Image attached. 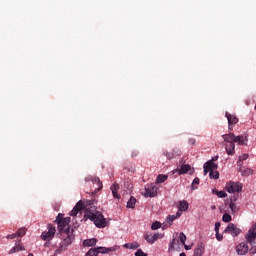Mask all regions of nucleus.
<instances>
[{
  "mask_svg": "<svg viewBox=\"0 0 256 256\" xmlns=\"http://www.w3.org/2000/svg\"><path fill=\"white\" fill-rule=\"evenodd\" d=\"M249 253L251 255H255V253H256V246H253L252 248H250Z\"/></svg>",
  "mask_w": 256,
  "mask_h": 256,
  "instance_id": "47",
  "label": "nucleus"
},
{
  "mask_svg": "<svg viewBox=\"0 0 256 256\" xmlns=\"http://www.w3.org/2000/svg\"><path fill=\"white\" fill-rule=\"evenodd\" d=\"M189 209V202L183 200L179 203V211H187Z\"/></svg>",
  "mask_w": 256,
  "mask_h": 256,
  "instance_id": "21",
  "label": "nucleus"
},
{
  "mask_svg": "<svg viewBox=\"0 0 256 256\" xmlns=\"http://www.w3.org/2000/svg\"><path fill=\"white\" fill-rule=\"evenodd\" d=\"M217 164L213 161H208L204 164V173L207 175L208 173H211V171H215L217 169Z\"/></svg>",
  "mask_w": 256,
  "mask_h": 256,
  "instance_id": "11",
  "label": "nucleus"
},
{
  "mask_svg": "<svg viewBox=\"0 0 256 256\" xmlns=\"http://www.w3.org/2000/svg\"><path fill=\"white\" fill-rule=\"evenodd\" d=\"M217 159H219V156H216V157H213L211 160L209 161H212V163H215V161H217Z\"/></svg>",
  "mask_w": 256,
  "mask_h": 256,
  "instance_id": "48",
  "label": "nucleus"
},
{
  "mask_svg": "<svg viewBox=\"0 0 256 256\" xmlns=\"http://www.w3.org/2000/svg\"><path fill=\"white\" fill-rule=\"evenodd\" d=\"M69 223H71L70 217H66L62 221H59L58 229H59L60 233L71 232V229L69 228Z\"/></svg>",
  "mask_w": 256,
  "mask_h": 256,
  "instance_id": "6",
  "label": "nucleus"
},
{
  "mask_svg": "<svg viewBox=\"0 0 256 256\" xmlns=\"http://www.w3.org/2000/svg\"><path fill=\"white\" fill-rule=\"evenodd\" d=\"M55 233H57V229L51 224L48 225V231H44L41 234V239L43 241H51L53 237H55Z\"/></svg>",
  "mask_w": 256,
  "mask_h": 256,
  "instance_id": "4",
  "label": "nucleus"
},
{
  "mask_svg": "<svg viewBox=\"0 0 256 256\" xmlns=\"http://www.w3.org/2000/svg\"><path fill=\"white\" fill-rule=\"evenodd\" d=\"M19 251H25V247H23V244H21V241H19V244H16L9 253H19Z\"/></svg>",
  "mask_w": 256,
  "mask_h": 256,
  "instance_id": "19",
  "label": "nucleus"
},
{
  "mask_svg": "<svg viewBox=\"0 0 256 256\" xmlns=\"http://www.w3.org/2000/svg\"><path fill=\"white\" fill-rule=\"evenodd\" d=\"M203 253H205V244L200 243L194 250V256H203Z\"/></svg>",
  "mask_w": 256,
  "mask_h": 256,
  "instance_id": "14",
  "label": "nucleus"
},
{
  "mask_svg": "<svg viewBox=\"0 0 256 256\" xmlns=\"http://www.w3.org/2000/svg\"><path fill=\"white\" fill-rule=\"evenodd\" d=\"M224 233H228V235H231L232 237H239V235H241V229L238 228L237 225L229 223L224 230Z\"/></svg>",
  "mask_w": 256,
  "mask_h": 256,
  "instance_id": "5",
  "label": "nucleus"
},
{
  "mask_svg": "<svg viewBox=\"0 0 256 256\" xmlns=\"http://www.w3.org/2000/svg\"><path fill=\"white\" fill-rule=\"evenodd\" d=\"M15 237H17V234L15 233V234H8L7 236H6V239H15Z\"/></svg>",
  "mask_w": 256,
  "mask_h": 256,
  "instance_id": "46",
  "label": "nucleus"
},
{
  "mask_svg": "<svg viewBox=\"0 0 256 256\" xmlns=\"http://www.w3.org/2000/svg\"><path fill=\"white\" fill-rule=\"evenodd\" d=\"M169 176L165 174H160L157 176L156 183H165L166 179H168Z\"/></svg>",
  "mask_w": 256,
  "mask_h": 256,
  "instance_id": "24",
  "label": "nucleus"
},
{
  "mask_svg": "<svg viewBox=\"0 0 256 256\" xmlns=\"http://www.w3.org/2000/svg\"><path fill=\"white\" fill-rule=\"evenodd\" d=\"M191 171V165L189 164H183L180 169H177L176 172H178V175H185V173H189Z\"/></svg>",
  "mask_w": 256,
  "mask_h": 256,
  "instance_id": "15",
  "label": "nucleus"
},
{
  "mask_svg": "<svg viewBox=\"0 0 256 256\" xmlns=\"http://www.w3.org/2000/svg\"><path fill=\"white\" fill-rule=\"evenodd\" d=\"M93 203H95V200L86 201V207H91V205H93Z\"/></svg>",
  "mask_w": 256,
  "mask_h": 256,
  "instance_id": "45",
  "label": "nucleus"
},
{
  "mask_svg": "<svg viewBox=\"0 0 256 256\" xmlns=\"http://www.w3.org/2000/svg\"><path fill=\"white\" fill-rule=\"evenodd\" d=\"M138 155H139V151L134 150V151H132L131 157L135 158V157H138Z\"/></svg>",
  "mask_w": 256,
  "mask_h": 256,
  "instance_id": "44",
  "label": "nucleus"
},
{
  "mask_svg": "<svg viewBox=\"0 0 256 256\" xmlns=\"http://www.w3.org/2000/svg\"><path fill=\"white\" fill-rule=\"evenodd\" d=\"M151 229L152 231H157V229H161V222H153L151 225Z\"/></svg>",
  "mask_w": 256,
  "mask_h": 256,
  "instance_id": "28",
  "label": "nucleus"
},
{
  "mask_svg": "<svg viewBox=\"0 0 256 256\" xmlns=\"http://www.w3.org/2000/svg\"><path fill=\"white\" fill-rule=\"evenodd\" d=\"M179 256H187V255L185 254V252H182V253H180Z\"/></svg>",
  "mask_w": 256,
  "mask_h": 256,
  "instance_id": "52",
  "label": "nucleus"
},
{
  "mask_svg": "<svg viewBox=\"0 0 256 256\" xmlns=\"http://www.w3.org/2000/svg\"><path fill=\"white\" fill-rule=\"evenodd\" d=\"M177 219V217L175 215H170L167 217V222L169 223V225H173V221Z\"/></svg>",
  "mask_w": 256,
  "mask_h": 256,
  "instance_id": "37",
  "label": "nucleus"
},
{
  "mask_svg": "<svg viewBox=\"0 0 256 256\" xmlns=\"http://www.w3.org/2000/svg\"><path fill=\"white\" fill-rule=\"evenodd\" d=\"M159 188L155 184H151L148 187H145L144 197H157V191Z\"/></svg>",
  "mask_w": 256,
  "mask_h": 256,
  "instance_id": "9",
  "label": "nucleus"
},
{
  "mask_svg": "<svg viewBox=\"0 0 256 256\" xmlns=\"http://www.w3.org/2000/svg\"><path fill=\"white\" fill-rule=\"evenodd\" d=\"M230 201H232V203H235V201H237V196H233Z\"/></svg>",
  "mask_w": 256,
  "mask_h": 256,
  "instance_id": "49",
  "label": "nucleus"
},
{
  "mask_svg": "<svg viewBox=\"0 0 256 256\" xmlns=\"http://www.w3.org/2000/svg\"><path fill=\"white\" fill-rule=\"evenodd\" d=\"M212 209H215V206H212Z\"/></svg>",
  "mask_w": 256,
  "mask_h": 256,
  "instance_id": "55",
  "label": "nucleus"
},
{
  "mask_svg": "<svg viewBox=\"0 0 256 256\" xmlns=\"http://www.w3.org/2000/svg\"><path fill=\"white\" fill-rule=\"evenodd\" d=\"M229 208L231 209L232 213H237L239 211V208H237V205L233 201H230Z\"/></svg>",
  "mask_w": 256,
  "mask_h": 256,
  "instance_id": "26",
  "label": "nucleus"
},
{
  "mask_svg": "<svg viewBox=\"0 0 256 256\" xmlns=\"http://www.w3.org/2000/svg\"><path fill=\"white\" fill-rule=\"evenodd\" d=\"M222 221H224V223H230L231 221V215L225 213L222 217Z\"/></svg>",
  "mask_w": 256,
  "mask_h": 256,
  "instance_id": "35",
  "label": "nucleus"
},
{
  "mask_svg": "<svg viewBox=\"0 0 256 256\" xmlns=\"http://www.w3.org/2000/svg\"><path fill=\"white\" fill-rule=\"evenodd\" d=\"M85 181H91L92 183H97L98 188L97 191H101L103 189V182H101V179L97 176H89L85 178Z\"/></svg>",
  "mask_w": 256,
  "mask_h": 256,
  "instance_id": "12",
  "label": "nucleus"
},
{
  "mask_svg": "<svg viewBox=\"0 0 256 256\" xmlns=\"http://www.w3.org/2000/svg\"><path fill=\"white\" fill-rule=\"evenodd\" d=\"M95 245H97V239H95V238L86 239V240H84V242H83V246H84V247H93V246H95Z\"/></svg>",
  "mask_w": 256,
  "mask_h": 256,
  "instance_id": "18",
  "label": "nucleus"
},
{
  "mask_svg": "<svg viewBox=\"0 0 256 256\" xmlns=\"http://www.w3.org/2000/svg\"><path fill=\"white\" fill-rule=\"evenodd\" d=\"M242 189L243 187L241 186V184H239V182H229L226 185V191L228 193H239Z\"/></svg>",
  "mask_w": 256,
  "mask_h": 256,
  "instance_id": "7",
  "label": "nucleus"
},
{
  "mask_svg": "<svg viewBox=\"0 0 256 256\" xmlns=\"http://www.w3.org/2000/svg\"><path fill=\"white\" fill-rule=\"evenodd\" d=\"M96 251H97L98 255H99V253H102V254L109 253V249L105 248V247H98V248H96Z\"/></svg>",
  "mask_w": 256,
  "mask_h": 256,
  "instance_id": "33",
  "label": "nucleus"
},
{
  "mask_svg": "<svg viewBox=\"0 0 256 256\" xmlns=\"http://www.w3.org/2000/svg\"><path fill=\"white\" fill-rule=\"evenodd\" d=\"M222 138L224 139L226 146V153L227 155H234L235 154V143H238V145H247V136L240 135L235 136L233 133H228L222 135Z\"/></svg>",
  "mask_w": 256,
  "mask_h": 256,
  "instance_id": "1",
  "label": "nucleus"
},
{
  "mask_svg": "<svg viewBox=\"0 0 256 256\" xmlns=\"http://www.w3.org/2000/svg\"><path fill=\"white\" fill-rule=\"evenodd\" d=\"M26 233L27 230L25 228H20L16 233V237H23Z\"/></svg>",
  "mask_w": 256,
  "mask_h": 256,
  "instance_id": "31",
  "label": "nucleus"
},
{
  "mask_svg": "<svg viewBox=\"0 0 256 256\" xmlns=\"http://www.w3.org/2000/svg\"><path fill=\"white\" fill-rule=\"evenodd\" d=\"M216 239L217 241H223V235L219 234V232H216Z\"/></svg>",
  "mask_w": 256,
  "mask_h": 256,
  "instance_id": "42",
  "label": "nucleus"
},
{
  "mask_svg": "<svg viewBox=\"0 0 256 256\" xmlns=\"http://www.w3.org/2000/svg\"><path fill=\"white\" fill-rule=\"evenodd\" d=\"M220 227H221V222H216L215 223V233L219 232Z\"/></svg>",
  "mask_w": 256,
  "mask_h": 256,
  "instance_id": "41",
  "label": "nucleus"
},
{
  "mask_svg": "<svg viewBox=\"0 0 256 256\" xmlns=\"http://www.w3.org/2000/svg\"><path fill=\"white\" fill-rule=\"evenodd\" d=\"M60 235L62 237V241L60 242L58 251H65V249L75 241V236L73 235V232H60Z\"/></svg>",
  "mask_w": 256,
  "mask_h": 256,
  "instance_id": "3",
  "label": "nucleus"
},
{
  "mask_svg": "<svg viewBox=\"0 0 256 256\" xmlns=\"http://www.w3.org/2000/svg\"><path fill=\"white\" fill-rule=\"evenodd\" d=\"M239 167V171L243 177H249V175H253V170H251L250 168L244 167L243 165Z\"/></svg>",
  "mask_w": 256,
  "mask_h": 256,
  "instance_id": "16",
  "label": "nucleus"
},
{
  "mask_svg": "<svg viewBox=\"0 0 256 256\" xmlns=\"http://www.w3.org/2000/svg\"><path fill=\"white\" fill-rule=\"evenodd\" d=\"M175 217H176V219H179V217H181V212H177Z\"/></svg>",
  "mask_w": 256,
  "mask_h": 256,
  "instance_id": "50",
  "label": "nucleus"
},
{
  "mask_svg": "<svg viewBox=\"0 0 256 256\" xmlns=\"http://www.w3.org/2000/svg\"><path fill=\"white\" fill-rule=\"evenodd\" d=\"M185 249H186L187 251H189V250H191V246L185 245Z\"/></svg>",
  "mask_w": 256,
  "mask_h": 256,
  "instance_id": "51",
  "label": "nucleus"
},
{
  "mask_svg": "<svg viewBox=\"0 0 256 256\" xmlns=\"http://www.w3.org/2000/svg\"><path fill=\"white\" fill-rule=\"evenodd\" d=\"M210 179H219V172L218 171H211L209 173Z\"/></svg>",
  "mask_w": 256,
  "mask_h": 256,
  "instance_id": "32",
  "label": "nucleus"
},
{
  "mask_svg": "<svg viewBox=\"0 0 256 256\" xmlns=\"http://www.w3.org/2000/svg\"><path fill=\"white\" fill-rule=\"evenodd\" d=\"M85 218L93 221V223L99 229H104V227L107 225V219H105V216H103V214H101L99 211L92 212V210L88 209L84 215V219Z\"/></svg>",
  "mask_w": 256,
  "mask_h": 256,
  "instance_id": "2",
  "label": "nucleus"
},
{
  "mask_svg": "<svg viewBox=\"0 0 256 256\" xmlns=\"http://www.w3.org/2000/svg\"><path fill=\"white\" fill-rule=\"evenodd\" d=\"M135 256H147V253L143 252L142 249H138V250L135 252Z\"/></svg>",
  "mask_w": 256,
  "mask_h": 256,
  "instance_id": "38",
  "label": "nucleus"
},
{
  "mask_svg": "<svg viewBox=\"0 0 256 256\" xmlns=\"http://www.w3.org/2000/svg\"><path fill=\"white\" fill-rule=\"evenodd\" d=\"M188 143H189V145H195V143H197V140H195V138H190L188 140Z\"/></svg>",
  "mask_w": 256,
  "mask_h": 256,
  "instance_id": "43",
  "label": "nucleus"
},
{
  "mask_svg": "<svg viewBox=\"0 0 256 256\" xmlns=\"http://www.w3.org/2000/svg\"><path fill=\"white\" fill-rule=\"evenodd\" d=\"M199 183H200L199 178L198 177L194 178L192 185H191L192 191H195V189H197L196 185H199Z\"/></svg>",
  "mask_w": 256,
  "mask_h": 256,
  "instance_id": "29",
  "label": "nucleus"
},
{
  "mask_svg": "<svg viewBox=\"0 0 256 256\" xmlns=\"http://www.w3.org/2000/svg\"><path fill=\"white\" fill-rule=\"evenodd\" d=\"M27 256H33V253H29Z\"/></svg>",
  "mask_w": 256,
  "mask_h": 256,
  "instance_id": "54",
  "label": "nucleus"
},
{
  "mask_svg": "<svg viewBox=\"0 0 256 256\" xmlns=\"http://www.w3.org/2000/svg\"><path fill=\"white\" fill-rule=\"evenodd\" d=\"M179 239L182 245H185V242L187 241V236L185 235V233L181 232L179 235Z\"/></svg>",
  "mask_w": 256,
  "mask_h": 256,
  "instance_id": "34",
  "label": "nucleus"
},
{
  "mask_svg": "<svg viewBox=\"0 0 256 256\" xmlns=\"http://www.w3.org/2000/svg\"><path fill=\"white\" fill-rule=\"evenodd\" d=\"M236 252L238 255H247L249 252V246L245 242H241L239 245L236 246Z\"/></svg>",
  "mask_w": 256,
  "mask_h": 256,
  "instance_id": "10",
  "label": "nucleus"
},
{
  "mask_svg": "<svg viewBox=\"0 0 256 256\" xmlns=\"http://www.w3.org/2000/svg\"><path fill=\"white\" fill-rule=\"evenodd\" d=\"M65 218H63V214L59 213L58 216L56 217L55 223L59 225V221H63Z\"/></svg>",
  "mask_w": 256,
  "mask_h": 256,
  "instance_id": "39",
  "label": "nucleus"
},
{
  "mask_svg": "<svg viewBox=\"0 0 256 256\" xmlns=\"http://www.w3.org/2000/svg\"><path fill=\"white\" fill-rule=\"evenodd\" d=\"M96 193H97V192H92V196L95 197Z\"/></svg>",
  "mask_w": 256,
  "mask_h": 256,
  "instance_id": "53",
  "label": "nucleus"
},
{
  "mask_svg": "<svg viewBox=\"0 0 256 256\" xmlns=\"http://www.w3.org/2000/svg\"><path fill=\"white\" fill-rule=\"evenodd\" d=\"M164 155L167 159H175V153L173 152H164Z\"/></svg>",
  "mask_w": 256,
  "mask_h": 256,
  "instance_id": "36",
  "label": "nucleus"
},
{
  "mask_svg": "<svg viewBox=\"0 0 256 256\" xmlns=\"http://www.w3.org/2000/svg\"><path fill=\"white\" fill-rule=\"evenodd\" d=\"M136 203H137V199H135V197H130V199L127 202V208L128 209H135Z\"/></svg>",
  "mask_w": 256,
  "mask_h": 256,
  "instance_id": "20",
  "label": "nucleus"
},
{
  "mask_svg": "<svg viewBox=\"0 0 256 256\" xmlns=\"http://www.w3.org/2000/svg\"><path fill=\"white\" fill-rule=\"evenodd\" d=\"M125 249H139V244L137 242L134 243H126L124 244Z\"/></svg>",
  "mask_w": 256,
  "mask_h": 256,
  "instance_id": "23",
  "label": "nucleus"
},
{
  "mask_svg": "<svg viewBox=\"0 0 256 256\" xmlns=\"http://www.w3.org/2000/svg\"><path fill=\"white\" fill-rule=\"evenodd\" d=\"M111 191H112V195L114 199H121V195H119L117 192L119 191V184H117V182H115L112 186H111Z\"/></svg>",
  "mask_w": 256,
  "mask_h": 256,
  "instance_id": "17",
  "label": "nucleus"
},
{
  "mask_svg": "<svg viewBox=\"0 0 256 256\" xmlns=\"http://www.w3.org/2000/svg\"><path fill=\"white\" fill-rule=\"evenodd\" d=\"M247 159H249V154H242L239 156V161L237 162L238 167H241V162L247 161Z\"/></svg>",
  "mask_w": 256,
  "mask_h": 256,
  "instance_id": "25",
  "label": "nucleus"
},
{
  "mask_svg": "<svg viewBox=\"0 0 256 256\" xmlns=\"http://www.w3.org/2000/svg\"><path fill=\"white\" fill-rule=\"evenodd\" d=\"M159 237H161V234H159V233H156V234L152 235V241H153V243H155V241H158V240H159Z\"/></svg>",
  "mask_w": 256,
  "mask_h": 256,
  "instance_id": "40",
  "label": "nucleus"
},
{
  "mask_svg": "<svg viewBox=\"0 0 256 256\" xmlns=\"http://www.w3.org/2000/svg\"><path fill=\"white\" fill-rule=\"evenodd\" d=\"M83 207H85V204L82 201L77 202L75 207L70 212L71 217H77V213H79V211H81Z\"/></svg>",
  "mask_w": 256,
  "mask_h": 256,
  "instance_id": "13",
  "label": "nucleus"
},
{
  "mask_svg": "<svg viewBox=\"0 0 256 256\" xmlns=\"http://www.w3.org/2000/svg\"><path fill=\"white\" fill-rule=\"evenodd\" d=\"M144 239H145V241H147V243H150L151 245H153V234H151V233L145 234Z\"/></svg>",
  "mask_w": 256,
  "mask_h": 256,
  "instance_id": "27",
  "label": "nucleus"
},
{
  "mask_svg": "<svg viewBox=\"0 0 256 256\" xmlns=\"http://www.w3.org/2000/svg\"><path fill=\"white\" fill-rule=\"evenodd\" d=\"M99 254L97 253V249L96 248H92L90 249L85 256H98Z\"/></svg>",
  "mask_w": 256,
  "mask_h": 256,
  "instance_id": "30",
  "label": "nucleus"
},
{
  "mask_svg": "<svg viewBox=\"0 0 256 256\" xmlns=\"http://www.w3.org/2000/svg\"><path fill=\"white\" fill-rule=\"evenodd\" d=\"M212 193L213 195H217V197H219L220 199L227 197V193H225V191H218L217 189H213Z\"/></svg>",
  "mask_w": 256,
  "mask_h": 256,
  "instance_id": "22",
  "label": "nucleus"
},
{
  "mask_svg": "<svg viewBox=\"0 0 256 256\" xmlns=\"http://www.w3.org/2000/svg\"><path fill=\"white\" fill-rule=\"evenodd\" d=\"M225 117L228 120V130L233 131V127L239 123V118L235 115L229 114V112H226Z\"/></svg>",
  "mask_w": 256,
  "mask_h": 256,
  "instance_id": "8",
  "label": "nucleus"
}]
</instances>
